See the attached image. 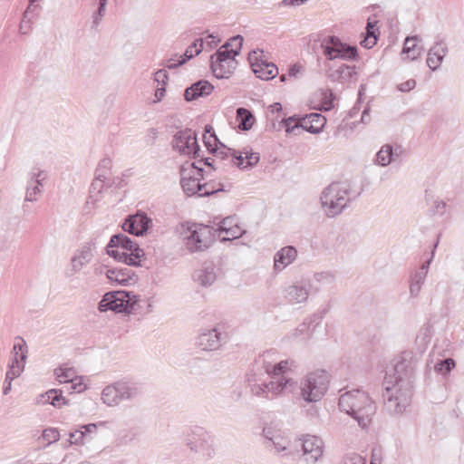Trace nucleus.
<instances>
[{
  "mask_svg": "<svg viewBox=\"0 0 464 464\" xmlns=\"http://www.w3.org/2000/svg\"><path fill=\"white\" fill-rule=\"evenodd\" d=\"M54 374L56 375V378L59 381V382L72 383V390H77L78 392L83 390V388H82V383L79 380V377L76 376L75 371L72 368L55 369Z\"/></svg>",
  "mask_w": 464,
  "mask_h": 464,
  "instance_id": "bb28decb",
  "label": "nucleus"
},
{
  "mask_svg": "<svg viewBox=\"0 0 464 464\" xmlns=\"http://www.w3.org/2000/svg\"><path fill=\"white\" fill-rule=\"evenodd\" d=\"M111 166H112V163H111V159H109V158L102 159L100 161V163L96 169V174L104 173L105 176L107 177V173L110 171Z\"/></svg>",
  "mask_w": 464,
  "mask_h": 464,
  "instance_id": "6e6d98bb",
  "label": "nucleus"
},
{
  "mask_svg": "<svg viewBox=\"0 0 464 464\" xmlns=\"http://www.w3.org/2000/svg\"><path fill=\"white\" fill-rule=\"evenodd\" d=\"M244 154L246 157L244 158L243 168L241 169L252 168L258 163L260 159L259 153L245 151Z\"/></svg>",
  "mask_w": 464,
  "mask_h": 464,
  "instance_id": "49530a36",
  "label": "nucleus"
},
{
  "mask_svg": "<svg viewBox=\"0 0 464 464\" xmlns=\"http://www.w3.org/2000/svg\"><path fill=\"white\" fill-rule=\"evenodd\" d=\"M168 79V73L165 69H160L154 73V81L157 82V85H166Z\"/></svg>",
  "mask_w": 464,
  "mask_h": 464,
  "instance_id": "4d7b16f0",
  "label": "nucleus"
},
{
  "mask_svg": "<svg viewBox=\"0 0 464 464\" xmlns=\"http://www.w3.org/2000/svg\"><path fill=\"white\" fill-rule=\"evenodd\" d=\"M243 44V37L239 34L231 37L225 44H223L220 48L222 50L235 51L237 50V55L240 53L241 47Z\"/></svg>",
  "mask_w": 464,
  "mask_h": 464,
  "instance_id": "a19ab883",
  "label": "nucleus"
},
{
  "mask_svg": "<svg viewBox=\"0 0 464 464\" xmlns=\"http://www.w3.org/2000/svg\"><path fill=\"white\" fill-rule=\"evenodd\" d=\"M218 231H219L220 233L225 232L227 234V237H224L222 238V241L231 240L232 238H237L241 237L244 233V231H241V229L238 227H227L225 226H219Z\"/></svg>",
  "mask_w": 464,
  "mask_h": 464,
  "instance_id": "79ce46f5",
  "label": "nucleus"
},
{
  "mask_svg": "<svg viewBox=\"0 0 464 464\" xmlns=\"http://www.w3.org/2000/svg\"><path fill=\"white\" fill-rule=\"evenodd\" d=\"M82 432L84 434V438L88 436L90 433H93L97 430V424L95 423H90L86 425H82L81 427Z\"/></svg>",
  "mask_w": 464,
  "mask_h": 464,
  "instance_id": "0e129e2a",
  "label": "nucleus"
},
{
  "mask_svg": "<svg viewBox=\"0 0 464 464\" xmlns=\"http://www.w3.org/2000/svg\"><path fill=\"white\" fill-rule=\"evenodd\" d=\"M411 363L405 359L396 362L392 374L384 378L383 399L387 411L391 414H401L410 405L412 396Z\"/></svg>",
  "mask_w": 464,
  "mask_h": 464,
  "instance_id": "f257e3e1",
  "label": "nucleus"
},
{
  "mask_svg": "<svg viewBox=\"0 0 464 464\" xmlns=\"http://www.w3.org/2000/svg\"><path fill=\"white\" fill-rule=\"evenodd\" d=\"M318 96L321 100L320 111H330L334 107V94L331 90H320Z\"/></svg>",
  "mask_w": 464,
  "mask_h": 464,
  "instance_id": "f704fd0d",
  "label": "nucleus"
},
{
  "mask_svg": "<svg viewBox=\"0 0 464 464\" xmlns=\"http://www.w3.org/2000/svg\"><path fill=\"white\" fill-rule=\"evenodd\" d=\"M237 50L228 51L219 48L210 56V68L216 78L227 79L237 66Z\"/></svg>",
  "mask_w": 464,
  "mask_h": 464,
  "instance_id": "6e6552de",
  "label": "nucleus"
},
{
  "mask_svg": "<svg viewBox=\"0 0 464 464\" xmlns=\"http://www.w3.org/2000/svg\"><path fill=\"white\" fill-rule=\"evenodd\" d=\"M455 361L452 358H447L440 361L435 365V370L440 373H448L455 367Z\"/></svg>",
  "mask_w": 464,
  "mask_h": 464,
  "instance_id": "a18cd8bd",
  "label": "nucleus"
},
{
  "mask_svg": "<svg viewBox=\"0 0 464 464\" xmlns=\"http://www.w3.org/2000/svg\"><path fill=\"white\" fill-rule=\"evenodd\" d=\"M70 437V444H75V445H82L84 443V434L82 432V430H76L73 431H71L69 433Z\"/></svg>",
  "mask_w": 464,
  "mask_h": 464,
  "instance_id": "603ef678",
  "label": "nucleus"
},
{
  "mask_svg": "<svg viewBox=\"0 0 464 464\" xmlns=\"http://www.w3.org/2000/svg\"><path fill=\"white\" fill-rule=\"evenodd\" d=\"M203 141L209 152H212L215 150V148L218 146L217 145L218 143L221 144V142L219 141V140L218 139V137L215 133L210 134L208 136L204 134Z\"/></svg>",
  "mask_w": 464,
  "mask_h": 464,
  "instance_id": "de8ad7c7",
  "label": "nucleus"
},
{
  "mask_svg": "<svg viewBox=\"0 0 464 464\" xmlns=\"http://www.w3.org/2000/svg\"><path fill=\"white\" fill-rule=\"evenodd\" d=\"M189 236L186 237V246L190 252L203 251L211 243V231L208 226L194 224L188 227Z\"/></svg>",
  "mask_w": 464,
  "mask_h": 464,
  "instance_id": "9b49d317",
  "label": "nucleus"
},
{
  "mask_svg": "<svg viewBox=\"0 0 464 464\" xmlns=\"http://www.w3.org/2000/svg\"><path fill=\"white\" fill-rule=\"evenodd\" d=\"M40 439H43L44 441H46V445H51L52 443H54L59 440L60 439V433L59 430L56 428H48L44 430L42 433V437Z\"/></svg>",
  "mask_w": 464,
  "mask_h": 464,
  "instance_id": "37998d69",
  "label": "nucleus"
},
{
  "mask_svg": "<svg viewBox=\"0 0 464 464\" xmlns=\"http://www.w3.org/2000/svg\"><path fill=\"white\" fill-rule=\"evenodd\" d=\"M419 39L417 35L406 37L402 48V54L410 55L411 52L417 46L416 41Z\"/></svg>",
  "mask_w": 464,
  "mask_h": 464,
  "instance_id": "09e8293b",
  "label": "nucleus"
},
{
  "mask_svg": "<svg viewBox=\"0 0 464 464\" xmlns=\"http://www.w3.org/2000/svg\"><path fill=\"white\" fill-rule=\"evenodd\" d=\"M422 284L411 280L410 292L412 296H417L421 289Z\"/></svg>",
  "mask_w": 464,
  "mask_h": 464,
  "instance_id": "774afa93",
  "label": "nucleus"
},
{
  "mask_svg": "<svg viewBox=\"0 0 464 464\" xmlns=\"http://www.w3.org/2000/svg\"><path fill=\"white\" fill-rule=\"evenodd\" d=\"M311 285L308 280L301 279L288 285L285 289V298L290 304L305 303L309 297V288Z\"/></svg>",
  "mask_w": 464,
  "mask_h": 464,
  "instance_id": "dca6fc26",
  "label": "nucleus"
},
{
  "mask_svg": "<svg viewBox=\"0 0 464 464\" xmlns=\"http://www.w3.org/2000/svg\"><path fill=\"white\" fill-rule=\"evenodd\" d=\"M321 48L328 61L335 59L353 61L358 58V50L355 45L344 44L334 35L324 38L321 43Z\"/></svg>",
  "mask_w": 464,
  "mask_h": 464,
  "instance_id": "0eeeda50",
  "label": "nucleus"
},
{
  "mask_svg": "<svg viewBox=\"0 0 464 464\" xmlns=\"http://www.w3.org/2000/svg\"><path fill=\"white\" fill-rule=\"evenodd\" d=\"M172 147L183 155H192L197 159L199 157L200 148L198 144L196 133L190 129L178 131L172 140Z\"/></svg>",
  "mask_w": 464,
  "mask_h": 464,
  "instance_id": "9d476101",
  "label": "nucleus"
},
{
  "mask_svg": "<svg viewBox=\"0 0 464 464\" xmlns=\"http://www.w3.org/2000/svg\"><path fill=\"white\" fill-rule=\"evenodd\" d=\"M394 155L393 148L391 145H384L382 147V149L378 151L376 155V160L377 162L382 166H387L392 161H394Z\"/></svg>",
  "mask_w": 464,
  "mask_h": 464,
  "instance_id": "72a5a7b5",
  "label": "nucleus"
},
{
  "mask_svg": "<svg viewBox=\"0 0 464 464\" xmlns=\"http://www.w3.org/2000/svg\"><path fill=\"white\" fill-rule=\"evenodd\" d=\"M24 370V364H21V365L8 364V370L5 373V376L8 375L13 380H14L22 374Z\"/></svg>",
  "mask_w": 464,
  "mask_h": 464,
  "instance_id": "5fc2aeb1",
  "label": "nucleus"
},
{
  "mask_svg": "<svg viewBox=\"0 0 464 464\" xmlns=\"http://www.w3.org/2000/svg\"><path fill=\"white\" fill-rule=\"evenodd\" d=\"M198 345L204 351H215L221 345V334L217 329L202 332L197 340Z\"/></svg>",
  "mask_w": 464,
  "mask_h": 464,
  "instance_id": "6ab92c4d",
  "label": "nucleus"
},
{
  "mask_svg": "<svg viewBox=\"0 0 464 464\" xmlns=\"http://www.w3.org/2000/svg\"><path fill=\"white\" fill-rule=\"evenodd\" d=\"M301 446L305 456V460L310 463H315L323 455V440L312 435H305L301 439Z\"/></svg>",
  "mask_w": 464,
  "mask_h": 464,
  "instance_id": "2eb2a0df",
  "label": "nucleus"
},
{
  "mask_svg": "<svg viewBox=\"0 0 464 464\" xmlns=\"http://www.w3.org/2000/svg\"><path fill=\"white\" fill-rule=\"evenodd\" d=\"M12 359L9 364L14 365H21L24 364L25 366V362L28 353V347L23 337L17 336L15 337V341L12 349Z\"/></svg>",
  "mask_w": 464,
  "mask_h": 464,
  "instance_id": "a878e982",
  "label": "nucleus"
},
{
  "mask_svg": "<svg viewBox=\"0 0 464 464\" xmlns=\"http://www.w3.org/2000/svg\"><path fill=\"white\" fill-rule=\"evenodd\" d=\"M285 131L298 135L304 131L301 122H297L295 117H289L284 121Z\"/></svg>",
  "mask_w": 464,
  "mask_h": 464,
  "instance_id": "ea45409f",
  "label": "nucleus"
},
{
  "mask_svg": "<svg viewBox=\"0 0 464 464\" xmlns=\"http://www.w3.org/2000/svg\"><path fill=\"white\" fill-rule=\"evenodd\" d=\"M135 273L127 267L118 268L117 267V277L118 284L122 285H128L133 282H135L136 278H134Z\"/></svg>",
  "mask_w": 464,
  "mask_h": 464,
  "instance_id": "c9c22d12",
  "label": "nucleus"
},
{
  "mask_svg": "<svg viewBox=\"0 0 464 464\" xmlns=\"http://www.w3.org/2000/svg\"><path fill=\"white\" fill-rule=\"evenodd\" d=\"M106 176L104 173L96 174L94 180L90 188V198H93L95 194H100L102 189L109 186L105 183Z\"/></svg>",
  "mask_w": 464,
  "mask_h": 464,
  "instance_id": "e433bc0d",
  "label": "nucleus"
},
{
  "mask_svg": "<svg viewBox=\"0 0 464 464\" xmlns=\"http://www.w3.org/2000/svg\"><path fill=\"white\" fill-rule=\"evenodd\" d=\"M36 403L38 404H52L54 407H61L66 403V400L63 396V391L52 389L46 392L40 394L37 397Z\"/></svg>",
  "mask_w": 464,
  "mask_h": 464,
  "instance_id": "c756f323",
  "label": "nucleus"
},
{
  "mask_svg": "<svg viewBox=\"0 0 464 464\" xmlns=\"http://www.w3.org/2000/svg\"><path fill=\"white\" fill-rule=\"evenodd\" d=\"M327 74L332 81L344 83L355 80L356 67L343 63L334 71L329 68Z\"/></svg>",
  "mask_w": 464,
  "mask_h": 464,
  "instance_id": "b1692460",
  "label": "nucleus"
},
{
  "mask_svg": "<svg viewBox=\"0 0 464 464\" xmlns=\"http://www.w3.org/2000/svg\"><path fill=\"white\" fill-rule=\"evenodd\" d=\"M248 61L256 76L262 80L273 79L278 73L277 67L274 63L259 58L256 51L249 53Z\"/></svg>",
  "mask_w": 464,
  "mask_h": 464,
  "instance_id": "f8f14e48",
  "label": "nucleus"
},
{
  "mask_svg": "<svg viewBox=\"0 0 464 464\" xmlns=\"http://www.w3.org/2000/svg\"><path fill=\"white\" fill-rule=\"evenodd\" d=\"M325 123V117L316 112L306 115L301 122L304 131L313 134L319 133L324 127Z\"/></svg>",
  "mask_w": 464,
  "mask_h": 464,
  "instance_id": "393cba45",
  "label": "nucleus"
},
{
  "mask_svg": "<svg viewBox=\"0 0 464 464\" xmlns=\"http://www.w3.org/2000/svg\"><path fill=\"white\" fill-rule=\"evenodd\" d=\"M203 44L204 43L201 38L196 39L195 42L187 48L184 55L180 56V58L187 59V61H188L194 56L199 54L203 50Z\"/></svg>",
  "mask_w": 464,
  "mask_h": 464,
  "instance_id": "58836bf2",
  "label": "nucleus"
},
{
  "mask_svg": "<svg viewBox=\"0 0 464 464\" xmlns=\"http://www.w3.org/2000/svg\"><path fill=\"white\" fill-rule=\"evenodd\" d=\"M201 186H206V188H202V191L199 192V197H207L219 191H224L223 184L221 183L208 182L201 184Z\"/></svg>",
  "mask_w": 464,
  "mask_h": 464,
  "instance_id": "c03bdc74",
  "label": "nucleus"
},
{
  "mask_svg": "<svg viewBox=\"0 0 464 464\" xmlns=\"http://www.w3.org/2000/svg\"><path fill=\"white\" fill-rule=\"evenodd\" d=\"M214 440L212 436L202 427L194 426L186 434V444L194 452L202 453L208 458L214 454Z\"/></svg>",
  "mask_w": 464,
  "mask_h": 464,
  "instance_id": "1a4fd4ad",
  "label": "nucleus"
},
{
  "mask_svg": "<svg viewBox=\"0 0 464 464\" xmlns=\"http://www.w3.org/2000/svg\"><path fill=\"white\" fill-rule=\"evenodd\" d=\"M92 258V247L90 244L84 245L79 249L71 259V268L67 270L66 276L72 277L79 273L84 266L91 262Z\"/></svg>",
  "mask_w": 464,
  "mask_h": 464,
  "instance_id": "a211bd4d",
  "label": "nucleus"
},
{
  "mask_svg": "<svg viewBox=\"0 0 464 464\" xmlns=\"http://www.w3.org/2000/svg\"><path fill=\"white\" fill-rule=\"evenodd\" d=\"M263 436L270 444L274 440H284V438L280 436L278 431L274 430L271 427H266L263 430Z\"/></svg>",
  "mask_w": 464,
  "mask_h": 464,
  "instance_id": "8fccbe9b",
  "label": "nucleus"
},
{
  "mask_svg": "<svg viewBox=\"0 0 464 464\" xmlns=\"http://www.w3.org/2000/svg\"><path fill=\"white\" fill-rule=\"evenodd\" d=\"M140 383L133 381H119L106 386L102 392V401L110 407L117 406L123 401H130L141 394Z\"/></svg>",
  "mask_w": 464,
  "mask_h": 464,
  "instance_id": "20e7f679",
  "label": "nucleus"
},
{
  "mask_svg": "<svg viewBox=\"0 0 464 464\" xmlns=\"http://www.w3.org/2000/svg\"><path fill=\"white\" fill-rule=\"evenodd\" d=\"M109 248H121L140 260L145 255L144 250L124 234L113 235L110 239Z\"/></svg>",
  "mask_w": 464,
  "mask_h": 464,
  "instance_id": "f3484780",
  "label": "nucleus"
},
{
  "mask_svg": "<svg viewBox=\"0 0 464 464\" xmlns=\"http://www.w3.org/2000/svg\"><path fill=\"white\" fill-rule=\"evenodd\" d=\"M251 392H252V394H254L256 396H258V397H264V398H266L268 400L272 399L268 395L267 389L266 388V383H264L263 385L253 384L251 386Z\"/></svg>",
  "mask_w": 464,
  "mask_h": 464,
  "instance_id": "864d4df0",
  "label": "nucleus"
},
{
  "mask_svg": "<svg viewBox=\"0 0 464 464\" xmlns=\"http://www.w3.org/2000/svg\"><path fill=\"white\" fill-rule=\"evenodd\" d=\"M328 383L329 377L325 371H317L309 373L301 382L300 390L302 398L307 402L320 401L327 391Z\"/></svg>",
  "mask_w": 464,
  "mask_h": 464,
  "instance_id": "423d86ee",
  "label": "nucleus"
},
{
  "mask_svg": "<svg viewBox=\"0 0 464 464\" xmlns=\"http://www.w3.org/2000/svg\"><path fill=\"white\" fill-rule=\"evenodd\" d=\"M214 90V86L206 80H200L192 83L184 92V99L187 102H192L199 97L209 95Z\"/></svg>",
  "mask_w": 464,
  "mask_h": 464,
  "instance_id": "aec40b11",
  "label": "nucleus"
},
{
  "mask_svg": "<svg viewBox=\"0 0 464 464\" xmlns=\"http://www.w3.org/2000/svg\"><path fill=\"white\" fill-rule=\"evenodd\" d=\"M220 148L218 146L211 152L217 159L226 160L228 157L232 158L233 165L237 166L239 169L243 168L244 157L242 156V152L237 151L236 150L227 148L224 144H220Z\"/></svg>",
  "mask_w": 464,
  "mask_h": 464,
  "instance_id": "cd10ccee",
  "label": "nucleus"
},
{
  "mask_svg": "<svg viewBox=\"0 0 464 464\" xmlns=\"http://www.w3.org/2000/svg\"><path fill=\"white\" fill-rule=\"evenodd\" d=\"M139 296L132 292L114 291L106 293L99 303L100 312L113 311L130 314L136 310Z\"/></svg>",
  "mask_w": 464,
  "mask_h": 464,
  "instance_id": "39448f33",
  "label": "nucleus"
},
{
  "mask_svg": "<svg viewBox=\"0 0 464 464\" xmlns=\"http://www.w3.org/2000/svg\"><path fill=\"white\" fill-rule=\"evenodd\" d=\"M47 174L44 170H34L29 173V179L26 185L24 202H34L39 199L43 193V181L46 179Z\"/></svg>",
  "mask_w": 464,
  "mask_h": 464,
  "instance_id": "ddd939ff",
  "label": "nucleus"
},
{
  "mask_svg": "<svg viewBox=\"0 0 464 464\" xmlns=\"http://www.w3.org/2000/svg\"><path fill=\"white\" fill-rule=\"evenodd\" d=\"M166 85H157L156 91H155V101L154 102H159L162 100L165 92H166Z\"/></svg>",
  "mask_w": 464,
  "mask_h": 464,
  "instance_id": "69168bd1",
  "label": "nucleus"
},
{
  "mask_svg": "<svg viewBox=\"0 0 464 464\" xmlns=\"http://www.w3.org/2000/svg\"><path fill=\"white\" fill-rule=\"evenodd\" d=\"M237 121L240 130H248L253 127L255 117L249 110L240 107L237 109Z\"/></svg>",
  "mask_w": 464,
  "mask_h": 464,
  "instance_id": "2f4dec72",
  "label": "nucleus"
},
{
  "mask_svg": "<svg viewBox=\"0 0 464 464\" xmlns=\"http://www.w3.org/2000/svg\"><path fill=\"white\" fill-rule=\"evenodd\" d=\"M108 0H98V8L95 11L98 16H104Z\"/></svg>",
  "mask_w": 464,
  "mask_h": 464,
  "instance_id": "338daca9",
  "label": "nucleus"
},
{
  "mask_svg": "<svg viewBox=\"0 0 464 464\" xmlns=\"http://www.w3.org/2000/svg\"><path fill=\"white\" fill-rule=\"evenodd\" d=\"M350 188L344 183L334 182L322 192L320 200L327 217L334 218L343 212L350 202Z\"/></svg>",
  "mask_w": 464,
  "mask_h": 464,
  "instance_id": "7ed1b4c3",
  "label": "nucleus"
},
{
  "mask_svg": "<svg viewBox=\"0 0 464 464\" xmlns=\"http://www.w3.org/2000/svg\"><path fill=\"white\" fill-rule=\"evenodd\" d=\"M180 172L182 176L180 179V185L182 187L184 193L189 197L194 195H198L199 197V192L202 191V188H206V186H201V183L199 182L198 179L195 177H185L184 167H181Z\"/></svg>",
  "mask_w": 464,
  "mask_h": 464,
  "instance_id": "c85d7f7f",
  "label": "nucleus"
},
{
  "mask_svg": "<svg viewBox=\"0 0 464 464\" xmlns=\"http://www.w3.org/2000/svg\"><path fill=\"white\" fill-rule=\"evenodd\" d=\"M187 62V59H179L176 62L173 58H170L167 61V63L164 64V66L169 70L176 69L179 66L184 64Z\"/></svg>",
  "mask_w": 464,
  "mask_h": 464,
  "instance_id": "680f3d73",
  "label": "nucleus"
},
{
  "mask_svg": "<svg viewBox=\"0 0 464 464\" xmlns=\"http://www.w3.org/2000/svg\"><path fill=\"white\" fill-rule=\"evenodd\" d=\"M338 406L353 418L362 429L367 428L376 412V405L367 392L361 389L346 391L340 395Z\"/></svg>",
  "mask_w": 464,
  "mask_h": 464,
  "instance_id": "f03ea898",
  "label": "nucleus"
},
{
  "mask_svg": "<svg viewBox=\"0 0 464 464\" xmlns=\"http://www.w3.org/2000/svg\"><path fill=\"white\" fill-rule=\"evenodd\" d=\"M343 464H365L364 459L358 454L347 455L343 459Z\"/></svg>",
  "mask_w": 464,
  "mask_h": 464,
  "instance_id": "13d9d810",
  "label": "nucleus"
},
{
  "mask_svg": "<svg viewBox=\"0 0 464 464\" xmlns=\"http://www.w3.org/2000/svg\"><path fill=\"white\" fill-rule=\"evenodd\" d=\"M107 254L113 257L116 261L122 262L125 265L132 266H140V260L137 259L134 256H130V254L121 248H109V244L106 247Z\"/></svg>",
  "mask_w": 464,
  "mask_h": 464,
  "instance_id": "7c9ffc66",
  "label": "nucleus"
},
{
  "mask_svg": "<svg viewBox=\"0 0 464 464\" xmlns=\"http://www.w3.org/2000/svg\"><path fill=\"white\" fill-rule=\"evenodd\" d=\"M297 257V250L293 246H286L278 250L274 256V267L282 271L291 265Z\"/></svg>",
  "mask_w": 464,
  "mask_h": 464,
  "instance_id": "412c9836",
  "label": "nucleus"
},
{
  "mask_svg": "<svg viewBox=\"0 0 464 464\" xmlns=\"http://www.w3.org/2000/svg\"><path fill=\"white\" fill-rule=\"evenodd\" d=\"M216 273L211 266L204 267L195 272L194 279L202 286H209L216 280Z\"/></svg>",
  "mask_w": 464,
  "mask_h": 464,
  "instance_id": "473e14b6",
  "label": "nucleus"
},
{
  "mask_svg": "<svg viewBox=\"0 0 464 464\" xmlns=\"http://www.w3.org/2000/svg\"><path fill=\"white\" fill-rule=\"evenodd\" d=\"M446 208H447V204L445 201L436 199L433 202V206L430 208V212L432 213V215L443 216L446 212Z\"/></svg>",
  "mask_w": 464,
  "mask_h": 464,
  "instance_id": "3c124183",
  "label": "nucleus"
},
{
  "mask_svg": "<svg viewBox=\"0 0 464 464\" xmlns=\"http://www.w3.org/2000/svg\"><path fill=\"white\" fill-rule=\"evenodd\" d=\"M152 219L144 212L129 216L122 227L126 232L135 236H143L150 228Z\"/></svg>",
  "mask_w": 464,
  "mask_h": 464,
  "instance_id": "4468645a",
  "label": "nucleus"
},
{
  "mask_svg": "<svg viewBox=\"0 0 464 464\" xmlns=\"http://www.w3.org/2000/svg\"><path fill=\"white\" fill-rule=\"evenodd\" d=\"M287 441L284 438V440H274L270 444H268L266 447H274V449L276 450V452H281V451H284L286 450L287 446Z\"/></svg>",
  "mask_w": 464,
  "mask_h": 464,
  "instance_id": "bf43d9fd",
  "label": "nucleus"
},
{
  "mask_svg": "<svg viewBox=\"0 0 464 464\" xmlns=\"http://www.w3.org/2000/svg\"><path fill=\"white\" fill-rule=\"evenodd\" d=\"M289 362L287 360L281 361L280 362L272 365L271 363H266L265 365V371L267 374L271 376H278L283 374L286 369L289 368Z\"/></svg>",
  "mask_w": 464,
  "mask_h": 464,
  "instance_id": "4c0bfd02",
  "label": "nucleus"
},
{
  "mask_svg": "<svg viewBox=\"0 0 464 464\" xmlns=\"http://www.w3.org/2000/svg\"><path fill=\"white\" fill-rule=\"evenodd\" d=\"M426 276L427 274L425 271L418 270L411 276V280L423 285Z\"/></svg>",
  "mask_w": 464,
  "mask_h": 464,
  "instance_id": "e2e57ef3",
  "label": "nucleus"
},
{
  "mask_svg": "<svg viewBox=\"0 0 464 464\" xmlns=\"http://www.w3.org/2000/svg\"><path fill=\"white\" fill-rule=\"evenodd\" d=\"M266 388L267 389L268 394L272 393L277 396L294 392L297 388V383L293 379L281 377L277 381H271L266 383Z\"/></svg>",
  "mask_w": 464,
  "mask_h": 464,
  "instance_id": "4be33fe9",
  "label": "nucleus"
},
{
  "mask_svg": "<svg viewBox=\"0 0 464 464\" xmlns=\"http://www.w3.org/2000/svg\"><path fill=\"white\" fill-rule=\"evenodd\" d=\"M415 86H416V81L413 79H410V80L399 84L398 89H399V91H401L402 92H408L411 91L412 89H414Z\"/></svg>",
  "mask_w": 464,
  "mask_h": 464,
  "instance_id": "052dcab7",
  "label": "nucleus"
},
{
  "mask_svg": "<svg viewBox=\"0 0 464 464\" xmlns=\"http://www.w3.org/2000/svg\"><path fill=\"white\" fill-rule=\"evenodd\" d=\"M448 53V47L444 42H438L428 52L427 65L432 71L437 70L445 55Z\"/></svg>",
  "mask_w": 464,
  "mask_h": 464,
  "instance_id": "5701e85b",
  "label": "nucleus"
}]
</instances>
